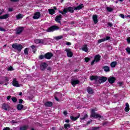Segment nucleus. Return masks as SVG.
Listing matches in <instances>:
<instances>
[{"label":"nucleus","mask_w":130,"mask_h":130,"mask_svg":"<svg viewBox=\"0 0 130 130\" xmlns=\"http://www.w3.org/2000/svg\"><path fill=\"white\" fill-rule=\"evenodd\" d=\"M53 56V54L51 52H47L45 55L41 54L39 56V59H51V57Z\"/></svg>","instance_id":"obj_1"},{"label":"nucleus","mask_w":130,"mask_h":130,"mask_svg":"<svg viewBox=\"0 0 130 130\" xmlns=\"http://www.w3.org/2000/svg\"><path fill=\"white\" fill-rule=\"evenodd\" d=\"M68 12H69V13H74V8L71 7H69L68 8H64L63 11H59V13L63 15H66Z\"/></svg>","instance_id":"obj_2"},{"label":"nucleus","mask_w":130,"mask_h":130,"mask_svg":"<svg viewBox=\"0 0 130 130\" xmlns=\"http://www.w3.org/2000/svg\"><path fill=\"white\" fill-rule=\"evenodd\" d=\"M23 48L24 47H23V45L20 44L14 43L12 44V48L16 49V50H18L19 52H21Z\"/></svg>","instance_id":"obj_3"},{"label":"nucleus","mask_w":130,"mask_h":130,"mask_svg":"<svg viewBox=\"0 0 130 130\" xmlns=\"http://www.w3.org/2000/svg\"><path fill=\"white\" fill-rule=\"evenodd\" d=\"M90 117H93V118H103V116L100 115L99 114H96L95 112V109H92L91 112Z\"/></svg>","instance_id":"obj_4"},{"label":"nucleus","mask_w":130,"mask_h":130,"mask_svg":"<svg viewBox=\"0 0 130 130\" xmlns=\"http://www.w3.org/2000/svg\"><path fill=\"white\" fill-rule=\"evenodd\" d=\"M59 27L57 25H52L50 27L48 28L46 30L47 32H54V31H56V30H59Z\"/></svg>","instance_id":"obj_5"},{"label":"nucleus","mask_w":130,"mask_h":130,"mask_svg":"<svg viewBox=\"0 0 130 130\" xmlns=\"http://www.w3.org/2000/svg\"><path fill=\"white\" fill-rule=\"evenodd\" d=\"M99 78H100V76L92 75L90 77V81H94L95 83L97 84V83H99Z\"/></svg>","instance_id":"obj_6"},{"label":"nucleus","mask_w":130,"mask_h":130,"mask_svg":"<svg viewBox=\"0 0 130 130\" xmlns=\"http://www.w3.org/2000/svg\"><path fill=\"white\" fill-rule=\"evenodd\" d=\"M47 67H48V64L46 62H42L41 64H40L41 71L43 72V71H45V69H46Z\"/></svg>","instance_id":"obj_7"},{"label":"nucleus","mask_w":130,"mask_h":130,"mask_svg":"<svg viewBox=\"0 0 130 130\" xmlns=\"http://www.w3.org/2000/svg\"><path fill=\"white\" fill-rule=\"evenodd\" d=\"M65 51H66L67 53V56L68 57H73L74 54L73 53V52H72V50L71 49L66 48L65 49Z\"/></svg>","instance_id":"obj_8"},{"label":"nucleus","mask_w":130,"mask_h":130,"mask_svg":"<svg viewBox=\"0 0 130 130\" xmlns=\"http://www.w3.org/2000/svg\"><path fill=\"white\" fill-rule=\"evenodd\" d=\"M111 37L109 36H106V38H104L103 39H101L98 40V44H100V43L102 42H104V41H107L108 40H110Z\"/></svg>","instance_id":"obj_9"},{"label":"nucleus","mask_w":130,"mask_h":130,"mask_svg":"<svg viewBox=\"0 0 130 130\" xmlns=\"http://www.w3.org/2000/svg\"><path fill=\"white\" fill-rule=\"evenodd\" d=\"M106 81H107V77L105 76L100 77L99 84H103V83H105Z\"/></svg>","instance_id":"obj_10"},{"label":"nucleus","mask_w":130,"mask_h":130,"mask_svg":"<svg viewBox=\"0 0 130 130\" xmlns=\"http://www.w3.org/2000/svg\"><path fill=\"white\" fill-rule=\"evenodd\" d=\"M23 31H24V27L19 26V27H17V28L16 29V34L17 35H19L21 34V33H22V32H23Z\"/></svg>","instance_id":"obj_11"},{"label":"nucleus","mask_w":130,"mask_h":130,"mask_svg":"<svg viewBox=\"0 0 130 130\" xmlns=\"http://www.w3.org/2000/svg\"><path fill=\"white\" fill-rule=\"evenodd\" d=\"M12 85L14 87H20V84H19V82L17 80V78H13V80L12 81Z\"/></svg>","instance_id":"obj_12"},{"label":"nucleus","mask_w":130,"mask_h":130,"mask_svg":"<svg viewBox=\"0 0 130 130\" xmlns=\"http://www.w3.org/2000/svg\"><path fill=\"white\" fill-rule=\"evenodd\" d=\"M115 81H116V79L113 76H111L108 79V82H109L110 84H113Z\"/></svg>","instance_id":"obj_13"},{"label":"nucleus","mask_w":130,"mask_h":130,"mask_svg":"<svg viewBox=\"0 0 130 130\" xmlns=\"http://www.w3.org/2000/svg\"><path fill=\"white\" fill-rule=\"evenodd\" d=\"M61 19H62V15L61 14H60L58 16H57L55 19V20L57 22V23H59V24H60L61 22Z\"/></svg>","instance_id":"obj_14"},{"label":"nucleus","mask_w":130,"mask_h":130,"mask_svg":"<svg viewBox=\"0 0 130 130\" xmlns=\"http://www.w3.org/2000/svg\"><path fill=\"white\" fill-rule=\"evenodd\" d=\"M2 14H3V12H0V20L1 19H2V20L7 19H8V18H9V17H10V14H5L4 15L1 16V15H2Z\"/></svg>","instance_id":"obj_15"},{"label":"nucleus","mask_w":130,"mask_h":130,"mask_svg":"<svg viewBox=\"0 0 130 130\" xmlns=\"http://www.w3.org/2000/svg\"><path fill=\"white\" fill-rule=\"evenodd\" d=\"M40 12H37L35 13L34 16H33V19L34 20H37L38 19H39L40 18Z\"/></svg>","instance_id":"obj_16"},{"label":"nucleus","mask_w":130,"mask_h":130,"mask_svg":"<svg viewBox=\"0 0 130 130\" xmlns=\"http://www.w3.org/2000/svg\"><path fill=\"white\" fill-rule=\"evenodd\" d=\"M92 19L94 24H97L98 23V15L95 14L92 16Z\"/></svg>","instance_id":"obj_17"},{"label":"nucleus","mask_w":130,"mask_h":130,"mask_svg":"<svg viewBox=\"0 0 130 130\" xmlns=\"http://www.w3.org/2000/svg\"><path fill=\"white\" fill-rule=\"evenodd\" d=\"M101 60V56L100 54H97L95 55L94 56V60L95 61V62H99L100 60Z\"/></svg>","instance_id":"obj_18"},{"label":"nucleus","mask_w":130,"mask_h":130,"mask_svg":"<svg viewBox=\"0 0 130 130\" xmlns=\"http://www.w3.org/2000/svg\"><path fill=\"white\" fill-rule=\"evenodd\" d=\"M71 84L72 86H73L74 87H76V85H78V84H80V81H79V80H72Z\"/></svg>","instance_id":"obj_19"},{"label":"nucleus","mask_w":130,"mask_h":130,"mask_svg":"<svg viewBox=\"0 0 130 130\" xmlns=\"http://www.w3.org/2000/svg\"><path fill=\"white\" fill-rule=\"evenodd\" d=\"M87 92L88 94H94V90L92 89V88L90 86L87 87Z\"/></svg>","instance_id":"obj_20"},{"label":"nucleus","mask_w":130,"mask_h":130,"mask_svg":"<svg viewBox=\"0 0 130 130\" xmlns=\"http://www.w3.org/2000/svg\"><path fill=\"white\" fill-rule=\"evenodd\" d=\"M2 108L4 110H10V106L7 104H3Z\"/></svg>","instance_id":"obj_21"},{"label":"nucleus","mask_w":130,"mask_h":130,"mask_svg":"<svg viewBox=\"0 0 130 130\" xmlns=\"http://www.w3.org/2000/svg\"><path fill=\"white\" fill-rule=\"evenodd\" d=\"M83 8H84V4H81L80 5H79L78 6L75 7L74 8V10L75 11H77V10H81V9H82Z\"/></svg>","instance_id":"obj_22"},{"label":"nucleus","mask_w":130,"mask_h":130,"mask_svg":"<svg viewBox=\"0 0 130 130\" xmlns=\"http://www.w3.org/2000/svg\"><path fill=\"white\" fill-rule=\"evenodd\" d=\"M80 116H81V115L79 114L77 117H74V116H71L70 118L71 120H73V121H76V120H77L78 118H79Z\"/></svg>","instance_id":"obj_23"},{"label":"nucleus","mask_w":130,"mask_h":130,"mask_svg":"<svg viewBox=\"0 0 130 130\" xmlns=\"http://www.w3.org/2000/svg\"><path fill=\"white\" fill-rule=\"evenodd\" d=\"M44 105L46 107H51L53 104L51 102H47L44 104Z\"/></svg>","instance_id":"obj_24"},{"label":"nucleus","mask_w":130,"mask_h":130,"mask_svg":"<svg viewBox=\"0 0 130 130\" xmlns=\"http://www.w3.org/2000/svg\"><path fill=\"white\" fill-rule=\"evenodd\" d=\"M102 69L104 70L105 72H110V68L108 66H104L103 67Z\"/></svg>","instance_id":"obj_25"},{"label":"nucleus","mask_w":130,"mask_h":130,"mask_svg":"<svg viewBox=\"0 0 130 130\" xmlns=\"http://www.w3.org/2000/svg\"><path fill=\"white\" fill-rule=\"evenodd\" d=\"M126 107L124 109V110L125 111V112H128V111H129V105L128 104V103H126Z\"/></svg>","instance_id":"obj_26"},{"label":"nucleus","mask_w":130,"mask_h":130,"mask_svg":"<svg viewBox=\"0 0 130 130\" xmlns=\"http://www.w3.org/2000/svg\"><path fill=\"white\" fill-rule=\"evenodd\" d=\"M48 12L50 15H54V14H55V11L53 9H49Z\"/></svg>","instance_id":"obj_27"},{"label":"nucleus","mask_w":130,"mask_h":130,"mask_svg":"<svg viewBox=\"0 0 130 130\" xmlns=\"http://www.w3.org/2000/svg\"><path fill=\"white\" fill-rule=\"evenodd\" d=\"M117 65V61H113L110 63L111 68H115Z\"/></svg>","instance_id":"obj_28"},{"label":"nucleus","mask_w":130,"mask_h":130,"mask_svg":"<svg viewBox=\"0 0 130 130\" xmlns=\"http://www.w3.org/2000/svg\"><path fill=\"white\" fill-rule=\"evenodd\" d=\"M18 110H22L24 108V106L21 104L17 105V106Z\"/></svg>","instance_id":"obj_29"},{"label":"nucleus","mask_w":130,"mask_h":130,"mask_svg":"<svg viewBox=\"0 0 130 130\" xmlns=\"http://www.w3.org/2000/svg\"><path fill=\"white\" fill-rule=\"evenodd\" d=\"M23 17H24V15L21 13H19L18 15H16V19L17 20H20V19H22Z\"/></svg>","instance_id":"obj_30"},{"label":"nucleus","mask_w":130,"mask_h":130,"mask_svg":"<svg viewBox=\"0 0 130 130\" xmlns=\"http://www.w3.org/2000/svg\"><path fill=\"white\" fill-rule=\"evenodd\" d=\"M87 45L85 44L84 46H83V47L82 48V50L83 51H85V52H88V47H87Z\"/></svg>","instance_id":"obj_31"},{"label":"nucleus","mask_w":130,"mask_h":130,"mask_svg":"<svg viewBox=\"0 0 130 130\" xmlns=\"http://www.w3.org/2000/svg\"><path fill=\"white\" fill-rule=\"evenodd\" d=\"M87 117H88V114H86L84 116H81L80 119L81 120H85Z\"/></svg>","instance_id":"obj_32"},{"label":"nucleus","mask_w":130,"mask_h":130,"mask_svg":"<svg viewBox=\"0 0 130 130\" xmlns=\"http://www.w3.org/2000/svg\"><path fill=\"white\" fill-rule=\"evenodd\" d=\"M64 128L66 130H68V128H71V124H64Z\"/></svg>","instance_id":"obj_33"},{"label":"nucleus","mask_w":130,"mask_h":130,"mask_svg":"<svg viewBox=\"0 0 130 130\" xmlns=\"http://www.w3.org/2000/svg\"><path fill=\"white\" fill-rule=\"evenodd\" d=\"M28 125H24L20 127V130H27L28 129Z\"/></svg>","instance_id":"obj_34"},{"label":"nucleus","mask_w":130,"mask_h":130,"mask_svg":"<svg viewBox=\"0 0 130 130\" xmlns=\"http://www.w3.org/2000/svg\"><path fill=\"white\" fill-rule=\"evenodd\" d=\"M11 100H12L13 102H14V103H16L18 101V99H17V98L15 96L12 97Z\"/></svg>","instance_id":"obj_35"},{"label":"nucleus","mask_w":130,"mask_h":130,"mask_svg":"<svg viewBox=\"0 0 130 130\" xmlns=\"http://www.w3.org/2000/svg\"><path fill=\"white\" fill-rule=\"evenodd\" d=\"M62 38H63V37H62V36H59L56 37L55 38V39L57 41H58L59 40V39H62Z\"/></svg>","instance_id":"obj_36"},{"label":"nucleus","mask_w":130,"mask_h":130,"mask_svg":"<svg viewBox=\"0 0 130 130\" xmlns=\"http://www.w3.org/2000/svg\"><path fill=\"white\" fill-rule=\"evenodd\" d=\"M28 48H26L25 49H24V53L25 55H28V54H29V52H28Z\"/></svg>","instance_id":"obj_37"},{"label":"nucleus","mask_w":130,"mask_h":130,"mask_svg":"<svg viewBox=\"0 0 130 130\" xmlns=\"http://www.w3.org/2000/svg\"><path fill=\"white\" fill-rule=\"evenodd\" d=\"M92 129H88V130H98L99 128H100V126L98 127H91Z\"/></svg>","instance_id":"obj_38"},{"label":"nucleus","mask_w":130,"mask_h":130,"mask_svg":"<svg viewBox=\"0 0 130 130\" xmlns=\"http://www.w3.org/2000/svg\"><path fill=\"white\" fill-rule=\"evenodd\" d=\"M85 59V61H86V62H89V61H90V60H91V58H89V57H85L84 58Z\"/></svg>","instance_id":"obj_39"},{"label":"nucleus","mask_w":130,"mask_h":130,"mask_svg":"<svg viewBox=\"0 0 130 130\" xmlns=\"http://www.w3.org/2000/svg\"><path fill=\"white\" fill-rule=\"evenodd\" d=\"M126 51L128 53V54H130V48L127 47V48H125Z\"/></svg>","instance_id":"obj_40"},{"label":"nucleus","mask_w":130,"mask_h":130,"mask_svg":"<svg viewBox=\"0 0 130 130\" xmlns=\"http://www.w3.org/2000/svg\"><path fill=\"white\" fill-rule=\"evenodd\" d=\"M113 26V24H112V23H111V22L108 23V27H109V28H110V27H112Z\"/></svg>","instance_id":"obj_41"},{"label":"nucleus","mask_w":130,"mask_h":130,"mask_svg":"<svg viewBox=\"0 0 130 130\" xmlns=\"http://www.w3.org/2000/svg\"><path fill=\"white\" fill-rule=\"evenodd\" d=\"M35 43H37V44L41 43V40L37 39V40H35Z\"/></svg>","instance_id":"obj_42"},{"label":"nucleus","mask_w":130,"mask_h":130,"mask_svg":"<svg viewBox=\"0 0 130 130\" xmlns=\"http://www.w3.org/2000/svg\"><path fill=\"white\" fill-rule=\"evenodd\" d=\"M107 11H108V12H112L113 9H112V8L107 7Z\"/></svg>","instance_id":"obj_43"},{"label":"nucleus","mask_w":130,"mask_h":130,"mask_svg":"<svg viewBox=\"0 0 130 130\" xmlns=\"http://www.w3.org/2000/svg\"><path fill=\"white\" fill-rule=\"evenodd\" d=\"M8 71H14V68H13V67L10 66L8 68Z\"/></svg>","instance_id":"obj_44"},{"label":"nucleus","mask_w":130,"mask_h":130,"mask_svg":"<svg viewBox=\"0 0 130 130\" xmlns=\"http://www.w3.org/2000/svg\"><path fill=\"white\" fill-rule=\"evenodd\" d=\"M3 130H11V128L9 127H4Z\"/></svg>","instance_id":"obj_45"},{"label":"nucleus","mask_w":130,"mask_h":130,"mask_svg":"<svg viewBox=\"0 0 130 130\" xmlns=\"http://www.w3.org/2000/svg\"><path fill=\"white\" fill-rule=\"evenodd\" d=\"M0 31H2L3 32H5L6 29L5 28H3V27H0Z\"/></svg>","instance_id":"obj_46"},{"label":"nucleus","mask_w":130,"mask_h":130,"mask_svg":"<svg viewBox=\"0 0 130 130\" xmlns=\"http://www.w3.org/2000/svg\"><path fill=\"white\" fill-rule=\"evenodd\" d=\"M9 1H10V2H12V3H17L19 2V1L20 0H9Z\"/></svg>","instance_id":"obj_47"},{"label":"nucleus","mask_w":130,"mask_h":130,"mask_svg":"<svg viewBox=\"0 0 130 130\" xmlns=\"http://www.w3.org/2000/svg\"><path fill=\"white\" fill-rule=\"evenodd\" d=\"M95 61H95V59H94L91 61V66H93V65H94V63H95Z\"/></svg>","instance_id":"obj_48"},{"label":"nucleus","mask_w":130,"mask_h":130,"mask_svg":"<svg viewBox=\"0 0 130 130\" xmlns=\"http://www.w3.org/2000/svg\"><path fill=\"white\" fill-rule=\"evenodd\" d=\"M8 11H9V12H13V11H14V9L12 8H9L8 9Z\"/></svg>","instance_id":"obj_49"},{"label":"nucleus","mask_w":130,"mask_h":130,"mask_svg":"<svg viewBox=\"0 0 130 130\" xmlns=\"http://www.w3.org/2000/svg\"><path fill=\"white\" fill-rule=\"evenodd\" d=\"M11 98H12V96L11 95H8L7 97V100L8 101H10Z\"/></svg>","instance_id":"obj_50"},{"label":"nucleus","mask_w":130,"mask_h":130,"mask_svg":"<svg viewBox=\"0 0 130 130\" xmlns=\"http://www.w3.org/2000/svg\"><path fill=\"white\" fill-rule=\"evenodd\" d=\"M66 45H68V46H69V45H72V43H71V42H67L66 43Z\"/></svg>","instance_id":"obj_51"},{"label":"nucleus","mask_w":130,"mask_h":130,"mask_svg":"<svg viewBox=\"0 0 130 130\" xmlns=\"http://www.w3.org/2000/svg\"><path fill=\"white\" fill-rule=\"evenodd\" d=\"M19 104H22L23 103V100L22 99H19Z\"/></svg>","instance_id":"obj_52"},{"label":"nucleus","mask_w":130,"mask_h":130,"mask_svg":"<svg viewBox=\"0 0 130 130\" xmlns=\"http://www.w3.org/2000/svg\"><path fill=\"white\" fill-rule=\"evenodd\" d=\"M63 114H64V115H67L68 114V111H64L63 112Z\"/></svg>","instance_id":"obj_53"},{"label":"nucleus","mask_w":130,"mask_h":130,"mask_svg":"<svg viewBox=\"0 0 130 130\" xmlns=\"http://www.w3.org/2000/svg\"><path fill=\"white\" fill-rule=\"evenodd\" d=\"M5 81H6V82H9V77H5Z\"/></svg>","instance_id":"obj_54"},{"label":"nucleus","mask_w":130,"mask_h":130,"mask_svg":"<svg viewBox=\"0 0 130 130\" xmlns=\"http://www.w3.org/2000/svg\"><path fill=\"white\" fill-rule=\"evenodd\" d=\"M47 70L48 71V72H51V68L48 67L47 69Z\"/></svg>","instance_id":"obj_55"},{"label":"nucleus","mask_w":130,"mask_h":130,"mask_svg":"<svg viewBox=\"0 0 130 130\" xmlns=\"http://www.w3.org/2000/svg\"><path fill=\"white\" fill-rule=\"evenodd\" d=\"M31 48H32V49H35V48H36V46L35 45H32L31 46Z\"/></svg>","instance_id":"obj_56"},{"label":"nucleus","mask_w":130,"mask_h":130,"mask_svg":"<svg viewBox=\"0 0 130 130\" xmlns=\"http://www.w3.org/2000/svg\"><path fill=\"white\" fill-rule=\"evenodd\" d=\"M120 17H121V18H122V19H124V15L121 14Z\"/></svg>","instance_id":"obj_57"},{"label":"nucleus","mask_w":130,"mask_h":130,"mask_svg":"<svg viewBox=\"0 0 130 130\" xmlns=\"http://www.w3.org/2000/svg\"><path fill=\"white\" fill-rule=\"evenodd\" d=\"M127 42H128L129 44L130 43V37L127 39Z\"/></svg>","instance_id":"obj_58"},{"label":"nucleus","mask_w":130,"mask_h":130,"mask_svg":"<svg viewBox=\"0 0 130 130\" xmlns=\"http://www.w3.org/2000/svg\"><path fill=\"white\" fill-rule=\"evenodd\" d=\"M91 122H92V120L88 121H87L86 124H87V125L90 124Z\"/></svg>","instance_id":"obj_59"},{"label":"nucleus","mask_w":130,"mask_h":130,"mask_svg":"<svg viewBox=\"0 0 130 130\" xmlns=\"http://www.w3.org/2000/svg\"><path fill=\"white\" fill-rule=\"evenodd\" d=\"M70 24H71V25H73V24H76V22H75V21H71V22H70Z\"/></svg>","instance_id":"obj_60"},{"label":"nucleus","mask_w":130,"mask_h":130,"mask_svg":"<svg viewBox=\"0 0 130 130\" xmlns=\"http://www.w3.org/2000/svg\"><path fill=\"white\" fill-rule=\"evenodd\" d=\"M79 72V69H76L74 70V73H78Z\"/></svg>","instance_id":"obj_61"},{"label":"nucleus","mask_w":130,"mask_h":130,"mask_svg":"<svg viewBox=\"0 0 130 130\" xmlns=\"http://www.w3.org/2000/svg\"><path fill=\"white\" fill-rule=\"evenodd\" d=\"M65 122H66L67 123H69L70 122V119L66 120Z\"/></svg>","instance_id":"obj_62"},{"label":"nucleus","mask_w":130,"mask_h":130,"mask_svg":"<svg viewBox=\"0 0 130 130\" xmlns=\"http://www.w3.org/2000/svg\"><path fill=\"white\" fill-rule=\"evenodd\" d=\"M118 84H119V85L120 86H121V85H122L123 83H122V82H119L118 83Z\"/></svg>","instance_id":"obj_63"},{"label":"nucleus","mask_w":130,"mask_h":130,"mask_svg":"<svg viewBox=\"0 0 130 130\" xmlns=\"http://www.w3.org/2000/svg\"><path fill=\"white\" fill-rule=\"evenodd\" d=\"M55 99L56 101H59V100L58 99V98H57V97H55Z\"/></svg>","instance_id":"obj_64"}]
</instances>
